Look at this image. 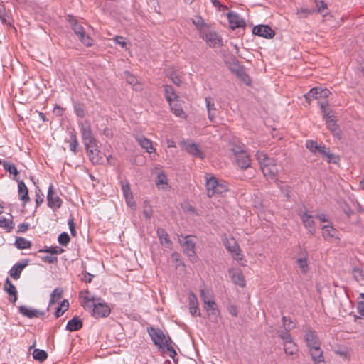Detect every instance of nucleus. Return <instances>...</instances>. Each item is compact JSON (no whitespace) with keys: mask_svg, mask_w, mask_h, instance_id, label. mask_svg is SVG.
Listing matches in <instances>:
<instances>
[{"mask_svg":"<svg viewBox=\"0 0 364 364\" xmlns=\"http://www.w3.org/2000/svg\"><path fill=\"white\" fill-rule=\"evenodd\" d=\"M80 132L85 148H89L90 145L97 143V140L93 136L90 126L89 124H82L80 127Z\"/></svg>","mask_w":364,"mask_h":364,"instance_id":"obj_8","label":"nucleus"},{"mask_svg":"<svg viewBox=\"0 0 364 364\" xmlns=\"http://www.w3.org/2000/svg\"><path fill=\"white\" fill-rule=\"evenodd\" d=\"M314 12V9H301L298 11L297 14L300 18H306L308 16L311 15Z\"/></svg>","mask_w":364,"mask_h":364,"instance_id":"obj_57","label":"nucleus"},{"mask_svg":"<svg viewBox=\"0 0 364 364\" xmlns=\"http://www.w3.org/2000/svg\"><path fill=\"white\" fill-rule=\"evenodd\" d=\"M256 159L260 165V168H262L264 166H269L274 165L275 161L274 159L270 158L263 151H257L255 154Z\"/></svg>","mask_w":364,"mask_h":364,"instance_id":"obj_17","label":"nucleus"},{"mask_svg":"<svg viewBox=\"0 0 364 364\" xmlns=\"http://www.w3.org/2000/svg\"><path fill=\"white\" fill-rule=\"evenodd\" d=\"M237 165L242 169H247L250 166V159L248 154L246 152L242 153L235 157Z\"/></svg>","mask_w":364,"mask_h":364,"instance_id":"obj_30","label":"nucleus"},{"mask_svg":"<svg viewBox=\"0 0 364 364\" xmlns=\"http://www.w3.org/2000/svg\"><path fill=\"white\" fill-rule=\"evenodd\" d=\"M333 352L336 354L343 358L344 360H349V355L348 354V350L346 347L343 348H339L338 349H334Z\"/></svg>","mask_w":364,"mask_h":364,"instance_id":"obj_54","label":"nucleus"},{"mask_svg":"<svg viewBox=\"0 0 364 364\" xmlns=\"http://www.w3.org/2000/svg\"><path fill=\"white\" fill-rule=\"evenodd\" d=\"M326 123L328 129L334 136H338L340 134V129L338 125L336 124V121L334 117L326 119Z\"/></svg>","mask_w":364,"mask_h":364,"instance_id":"obj_34","label":"nucleus"},{"mask_svg":"<svg viewBox=\"0 0 364 364\" xmlns=\"http://www.w3.org/2000/svg\"><path fill=\"white\" fill-rule=\"evenodd\" d=\"M320 95V87H313L311 88L308 93L304 95L306 101L310 103V102L314 100H319L321 99Z\"/></svg>","mask_w":364,"mask_h":364,"instance_id":"obj_39","label":"nucleus"},{"mask_svg":"<svg viewBox=\"0 0 364 364\" xmlns=\"http://www.w3.org/2000/svg\"><path fill=\"white\" fill-rule=\"evenodd\" d=\"M200 36L210 47L215 48L222 46V40L215 31H205L201 33Z\"/></svg>","mask_w":364,"mask_h":364,"instance_id":"obj_7","label":"nucleus"},{"mask_svg":"<svg viewBox=\"0 0 364 364\" xmlns=\"http://www.w3.org/2000/svg\"><path fill=\"white\" fill-rule=\"evenodd\" d=\"M100 299L85 297L84 308L92 311V316L96 318L107 317L110 314V308L104 302H97Z\"/></svg>","mask_w":364,"mask_h":364,"instance_id":"obj_1","label":"nucleus"},{"mask_svg":"<svg viewBox=\"0 0 364 364\" xmlns=\"http://www.w3.org/2000/svg\"><path fill=\"white\" fill-rule=\"evenodd\" d=\"M231 29L235 30L238 28H244L246 26L245 21L235 12L230 11L227 14Z\"/></svg>","mask_w":364,"mask_h":364,"instance_id":"obj_12","label":"nucleus"},{"mask_svg":"<svg viewBox=\"0 0 364 364\" xmlns=\"http://www.w3.org/2000/svg\"><path fill=\"white\" fill-rule=\"evenodd\" d=\"M193 23L198 28H200L204 26H207V23H205L204 20L201 16H196L193 19Z\"/></svg>","mask_w":364,"mask_h":364,"instance_id":"obj_59","label":"nucleus"},{"mask_svg":"<svg viewBox=\"0 0 364 364\" xmlns=\"http://www.w3.org/2000/svg\"><path fill=\"white\" fill-rule=\"evenodd\" d=\"M232 279L235 284H237L241 287H244L245 286V277L242 274L240 270L234 271L232 273Z\"/></svg>","mask_w":364,"mask_h":364,"instance_id":"obj_35","label":"nucleus"},{"mask_svg":"<svg viewBox=\"0 0 364 364\" xmlns=\"http://www.w3.org/2000/svg\"><path fill=\"white\" fill-rule=\"evenodd\" d=\"M18 189L19 199L23 200L25 203L28 202L30 200L28 196V191L23 181L18 180Z\"/></svg>","mask_w":364,"mask_h":364,"instance_id":"obj_27","label":"nucleus"},{"mask_svg":"<svg viewBox=\"0 0 364 364\" xmlns=\"http://www.w3.org/2000/svg\"><path fill=\"white\" fill-rule=\"evenodd\" d=\"M156 233L162 245H165L166 247H170L171 246L172 242L169 239L168 233L164 228H159L156 230Z\"/></svg>","mask_w":364,"mask_h":364,"instance_id":"obj_29","label":"nucleus"},{"mask_svg":"<svg viewBox=\"0 0 364 364\" xmlns=\"http://www.w3.org/2000/svg\"><path fill=\"white\" fill-rule=\"evenodd\" d=\"M19 313L25 317L29 318H38L45 315V311L36 310L26 306H21L18 307Z\"/></svg>","mask_w":364,"mask_h":364,"instance_id":"obj_15","label":"nucleus"},{"mask_svg":"<svg viewBox=\"0 0 364 364\" xmlns=\"http://www.w3.org/2000/svg\"><path fill=\"white\" fill-rule=\"evenodd\" d=\"M89 159L92 164H102V158L100 156V151L98 149L97 143L89 146V148H85Z\"/></svg>","mask_w":364,"mask_h":364,"instance_id":"obj_13","label":"nucleus"},{"mask_svg":"<svg viewBox=\"0 0 364 364\" xmlns=\"http://www.w3.org/2000/svg\"><path fill=\"white\" fill-rule=\"evenodd\" d=\"M321 229L323 237L326 240L334 238L337 235L338 231L331 224L323 225Z\"/></svg>","mask_w":364,"mask_h":364,"instance_id":"obj_24","label":"nucleus"},{"mask_svg":"<svg viewBox=\"0 0 364 364\" xmlns=\"http://www.w3.org/2000/svg\"><path fill=\"white\" fill-rule=\"evenodd\" d=\"M170 80L177 86H180L181 84V80L180 77L174 73H171L168 75Z\"/></svg>","mask_w":364,"mask_h":364,"instance_id":"obj_62","label":"nucleus"},{"mask_svg":"<svg viewBox=\"0 0 364 364\" xmlns=\"http://www.w3.org/2000/svg\"><path fill=\"white\" fill-rule=\"evenodd\" d=\"M69 148L70 150L74 154H76L78 149V141L77 139L76 134L73 132H70V139L68 140Z\"/></svg>","mask_w":364,"mask_h":364,"instance_id":"obj_37","label":"nucleus"},{"mask_svg":"<svg viewBox=\"0 0 364 364\" xmlns=\"http://www.w3.org/2000/svg\"><path fill=\"white\" fill-rule=\"evenodd\" d=\"M3 167L10 174H13L14 176V180H16V181H18V178H17V176L18 175L19 172L14 164H11L9 162L4 161L3 163Z\"/></svg>","mask_w":364,"mask_h":364,"instance_id":"obj_41","label":"nucleus"},{"mask_svg":"<svg viewBox=\"0 0 364 364\" xmlns=\"http://www.w3.org/2000/svg\"><path fill=\"white\" fill-rule=\"evenodd\" d=\"M32 355L33 359L39 362H43L48 358V353L45 350L38 348L34 349Z\"/></svg>","mask_w":364,"mask_h":364,"instance_id":"obj_44","label":"nucleus"},{"mask_svg":"<svg viewBox=\"0 0 364 364\" xmlns=\"http://www.w3.org/2000/svg\"><path fill=\"white\" fill-rule=\"evenodd\" d=\"M205 178L207 195L209 198L215 195H222L228 191V186L225 181L218 180L215 176H210V178L205 176Z\"/></svg>","mask_w":364,"mask_h":364,"instance_id":"obj_2","label":"nucleus"},{"mask_svg":"<svg viewBox=\"0 0 364 364\" xmlns=\"http://www.w3.org/2000/svg\"><path fill=\"white\" fill-rule=\"evenodd\" d=\"M320 145L315 141L307 140L306 142V147L312 153L318 152Z\"/></svg>","mask_w":364,"mask_h":364,"instance_id":"obj_51","label":"nucleus"},{"mask_svg":"<svg viewBox=\"0 0 364 364\" xmlns=\"http://www.w3.org/2000/svg\"><path fill=\"white\" fill-rule=\"evenodd\" d=\"M4 290L13 298L10 299L12 303H15L17 300V290L14 284L9 280V278L6 279L4 283Z\"/></svg>","mask_w":364,"mask_h":364,"instance_id":"obj_26","label":"nucleus"},{"mask_svg":"<svg viewBox=\"0 0 364 364\" xmlns=\"http://www.w3.org/2000/svg\"><path fill=\"white\" fill-rule=\"evenodd\" d=\"M183 147L185 150L191 156L203 159L205 157L204 154L200 149L198 145L193 142H184Z\"/></svg>","mask_w":364,"mask_h":364,"instance_id":"obj_16","label":"nucleus"},{"mask_svg":"<svg viewBox=\"0 0 364 364\" xmlns=\"http://www.w3.org/2000/svg\"><path fill=\"white\" fill-rule=\"evenodd\" d=\"M11 218V215H10V218L0 216V227L4 228L7 232H10L14 227Z\"/></svg>","mask_w":364,"mask_h":364,"instance_id":"obj_36","label":"nucleus"},{"mask_svg":"<svg viewBox=\"0 0 364 364\" xmlns=\"http://www.w3.org/2000/svg\"><path fill=\"white\" fill-rule=\"evenodd\" d=\"M205 309L208 311L210 318H217L220 311L216 303L213 300H210L205 304Z\"/></svg>","mask_w":364,"mask_h":364,"instance_id":"obj_25","label":"nucleus"},{"mask_svg":"<svg viewBox=\"0 0 364 364\" xmlns=\"http://www.w3.org/2000/svg\"><path fill=\"white\" fill-rule=\"evenodd\" d=\"M47 201L48 206L53 209L60 208L62 205L63 201L54 191L53 185H50L48 188Z\"/></svg>","mask_w":364,"mask_h":364,"instance_id":"obj_11","label":"nucleus"},{"mask_svg":"<svg viewBox=\"0 0 364 364\" xmlns=\"http://www.w3.org/2000/svg\"><path fill=\"white\" fill-rule=\"evenodd\" d=\"M245 144H233L231 147V151L235 154V157H237L238 155L242 154V153L246 152Z\"/></svg>","mask_w":364,"mask_h":364,"instance_id":"obj_50","label":"nucleus"},{"mask_svg":"<svg viewBox=\"0 0 364 364\" xmlns=\"http://www.w3.org/2000/svg\"><path fill=\"white\" fill-rule=\"evenodd\" d=\"M164 90L165 92L166 99L168 103L174 101V100H177L178 96L176 95L172 86L166 85L164 86Z\"/></svg>","mask_w":364,"mask_h":364,"instance_id":"obj_38","label":"nucleus"},{"mask_svg":"<svg viewBox=\"0 0 364 364\" xmlns=\"http://www.w3.org/2000/svg\"><path fill=\"white\" fill-rule=\"evenodd\" d=\"M316 6L318 8V11L319 13L324 12V10L327 9V5L324 1H323L321 0V1L316 0Z\"/></svg>","mask_w":364,"mask_h":364,"instance_id":"obj_64","label":"nucleus"},{"mask_svg":"<svg viewBox=\"0 0 364 364\" xmlns=\"http://www.w3.org/2000/svg\"><path fill=\"white\" fill-rule=\"evenodd\" d=\"M326 157L327 162L329 164H338L339 161V156L331 153V151H330Z\"/></svg>","mask_w":364,"mask_h":364,"instance_id":"obj_60","label":"nucleus"},{"mask_svg":"<svg viewBox=\"0 0 364 364\" xmlns=\"http://www.w3.org/2000/svg\"><path fill=\"white\" fill-rule=\"evenodd\" d=\"M41 259L44 262H47L48 264H55L58 262V258L54 256H49V255L41 256Z\"/></svg>","mask_w":364,"mask_h":364,"instance_id":"obj_61","label":"nucleus"},{"mask_svg":"<svg viewBox=\"0 0 364 364\" xmlns=\"http://www.w3.org/2000/svg\"><path fill=\"white\" fill-rule=\"evenodd\" d=\"M63 291L61 288H55L50 294L49 306L54 304L63 296Z\"/></svg>","mask_w":364,"mask_h":364,"instance_id":"obj_45","label":"nucleus"},{"mask_svg":"<svg viewBox=\"0 0 364 364\" xmlns=\"http://www.w3.org/2000/svg\"><path fill=\"white\" fill-rule=\"evenodd\" d=\"M318 105L321 109V112L323 114V117L324 119L331 117H335L334 116V112L328 109L327 106L328 105V103L327 101L325 102H318Z\"/></svg>","mask_w":364,"mask_h":364,"instance_id":"obj_33","label":"nucleus"},{"mask_svg":"<svg viewBox=\"0 0 364 364\" xmlns=\"http://www.w3.org/2000/svg\"><path fill=\"white\" fill-rule=\"evenodd\" d=\"M64 252V250L58 246H51L48 247L45 246L43 249H41L38 250V253L41 252H47L51 255H60Z\"/></svg>","mask_w":364,"mask_h":364,"instance_id":"obj_43","label":"nucleus"},{"mask_svg":"<svg viewBox=\"0 0 364 364\" xmlns=\"http://www.w3.org/2000/svg\"><path fill=\"white\" fill-rule=\"evenodd\" d=\"M291 328V327L288 326L285 328V331H277L278 336L284 341V343L293 341L291 336L288 332Z\"/></svg>","mask_w":364,"mask_h":364,"instance_id":"obj_48","label":"nucleus"},{"mask_svg":"<svg viewBox=\"0 0 364 364\" xmlns=\"http://www.w3.org/2000/svg\"><path fill=\"white\" fill-rule=\"evenodd\" d=\"M296 263L298 264L302 273L305 274L307 272L308 262H307V256H306V252H304V255L303 257H301V258H299L296 259Z\"/></svg>","mask_w":364,"mask_h":364,"instance_id":"obj_49","label":"nucleus"},{"mask_svg":"<svg viewBox=\"0 0 364 364\" xmlns=\"http://www.w3.org/2000/svg\"><path fill=\"white\" fill-rule=\"evenodd\" d=\"M283 345L284 351L287 355H294L298 351L297 346L293 341L283 343Z\"/></svg>","mask_w":364,"mask_h":364,"instance_id":"obj_46","label":"nucleus"},{"mask_svg":"<svg viewBox=\"0 0 364 364\" xmlns=\"http://www.w3.org/2000/svg\"><path fill=\"white\" fill-rule=\"evenodd\" d=\"M171 259L173 262L175 263L176 268H178L181 266L184 267V263L182 262L181 259V255L179 253L175 252L171 254Z\"/></svg>","mask_w":364,"mask_h":364,"instance_id":"obj_53","label":"nucleus"},{"mask_svg":"<svg viewBox=\"0 0 364 364\" xmlns=\"http://www.w3.org/2000/svg\"><path fill=\"white\" fill-rule=\"evenodd\" d=\"M122 191L127 202H129V197L132 198V193L130 189V185L127 180L121 181Z\"/></svg>","mask_w":364,"mask_h":364,"instance_id":"obj_42","label":"nucleus"},{"mask_svg":"<svg viewBox=\"0 0 364 364\" xmlns=\"http://www.w3.org/2000/svg\"><path fill=\"white\" fill-rule=\"evenodd\" d=\"M168 104L170 105L171 111L176 116L181 118L186 117V114L183 111L181 105L178 102V100L171 102Z\"/></svg>","mask_w":364,"mask_h":364,"instance_id":"obj_31","label":"nucleus"},{"mask_svg":"<svg viewBox=\"0 0 364 364\" xmlns=\"http://www.w3.org/2000/svg\"><path fill=\"white\" fill-rule=\"evenodd\" d=\"M299 216L301 219V221L304 225V227L307 229L308 232L311 235H314L316 232L315 221L314 220V217L312 215L309 214L307 212L304 211L299 213Z\"/></svg>","mask_w":364,"mask_h":364,"instance_id":"obj_10","label":"nucleus"},{"mask_svg":"<svg viewBox=\"0 0 364 364\" xmlns=\"http://www.w3.org/2000/svg\"><path fill=\"white\" fill-rule=\"evenodd\" d=\"M232 60L234 61V66L231 68V70L245 84L250 85L251 80L249 75L245 71L244 68L237 63L238 61L235 58H233Z\"/></svg>","mask_w":364,"mask_h":364,"instance_id":"obj_14","label":"nucleus"},{"mask_svg":"<svg viewBox=\"0 0 364 364\" xmlns=\"http://www.w3.org/2000/svg\"><path fill=\"white\" fill-rule=\"evenodd\" d=\"M147 332L154 344L162 350H164V346H167V343H172L171 338L166 336L163 331L160 328L150 326L147 328Z\"/></svg>","mask_w":364,"mask_h":364,"instance_id":"obj_4","label":"nucleus"},{"mask_svg":"<svg viewBox=\"0 0 364 364\" xmlns=\"http://www.w3.org/2000/svg\"><path fill=\"white\" fill-rule=\"evenodd\" d=\"M189 311L193 316H200L197 297L193 292L188 296Z\"/></svg>","mask_w":364,"mask_h":364,"instance_id":"obj_18","label":"nucleus"},{"mask_svg":"<svg viewBox=\"0 0 364 364\" xmlns=\"http://www.w3.org/2000/svg\"><path fill=\"white\" fill-rule=\"evenodd\" d=\"M205 101L208 110V119H210V122H213L216 112L215 103L210 97H205Z\"/></svg>","mask_w":364,"mask_h":364,"instance_id":"obj_32","label":"nucleus"},{"mask_svg":"<svg viewBox=\"0 0 364 364\" xmlns=\"http://www.w3.org/2000/svg\"><path fill=\"white\" fill-rule=\"evenodd\" d=\"M69 308V302L67 299H64L61 304L57 307L55 311V318H59Z\"/></svg>","mask_w":364,"mask_h":364,"instance_id":"obj_47","label":"nucleus"},{"mask_svg":"<svg viewBox=\"0 0 364 364\" xmlns=\"http://www.w3.org/2000/svg\"><path fill=\"white\" fill-rule=\"evenodd\" d=\"M179 242L190 261L191 262H196L198 257L195 251L196 242L192 239V236L186 235L182 240H179Z\"/></svg>","mask_w":364,"mask_h":364,"instance_id":"obj_5","label":"nucleus"},{"mask_svg":"<svg viewBox=\"0 0 364 364\" xmlns=\"http://www.w3.org/2000/svg\"><path fill=\"white\" fill-rule=\"evenodd\" d=\"M252 33L267 39H271L275 36L274 31L270 26L262 24L254 26Z\"/></svg>","mask_w":364,"mask_h":364,"instance_id":"obj_9","label":"nucleus"},{"mask_svg":"<svg viewBox=\"0 0 364 364\" xmlns=\"http://www.w3.org/2000/svg\"><path fill=\"white\" fill-rule=\"evenodd\" d=\"M67 21L81 43L87 47L92 46L93 40L88 35H86L82 23L71 15L68 16Z\"/></svg>","mask_w":364,"mask_h":364,"instance_id":"obj_3","label":"nucleus"},{"mask_svg":"<svg viewBox=\"0 0 364 364\" xmlns=\"http://www.w3.org/2000/svg\"><path fill=\"white\" fill-rule=\"evenodd\" d=\"M82 321L77 316L69 320L66 325V330L69 331H77L82 328Z\"/></svg>","mask_w":364,"mask_h":364,"instance_id":"obj_23","label":"nucleus"},{"mask_svg":"<svg viewBox=\"0 0 364 364\" xmlns=\"http://www.w3.org/2000/svg\"><path fill=\"white\" fill-rule=\"evenodd\" d=\"M352 274L357 282H360L363 279V274L362 270L358 267H354L352 270Z\"/></svg>","mask_w":364,"mask_h":364,"instance_id":"obj_56","label":"nucleus"},{"mask_svg":"<svg viewBox=\"0 0 364 364\" xmlns=\"http://www.w3.org/2000/svg\"><path fill=\"white\" fill-rule=\"evenodd\" d=\"M261 170L264 176L266 177L268 180H277V175L278 173V168L276 164L264 166L261 168Z\"/></svg>","mask_w":364,"mask_h":364,"instance_id":"obj_22","label":"nucleus"},{"mask_svg":"<svg viewBox=\"0 0 364 364\" xmlns=\"http://www.w3.org/2000/svg\"><path fill=\"white\" fill-rule=\"evenodd\" d=\"M304 339L309 348L312 347L318 346L320 345L318 336L315 331L312 330H308L305 335Z\"/></svg>","mask_w":364,"mask_h":364,"instance_id":"obj_21","label":"nucleus"},{"mask_svg":"<svg viewBox=\"0 0 364 364\" xmlns=\"http://www.w3.org/2000/svg\"><path fill=\"white\" fill-rule=\"evenodd\" d=\"M223 242L226 250L232 254L235 259L237 261L242 259V251L237 241L233 237L230 239L225 237L223 239Z\"/></svg>","mask_w":364,"mask_h":364,"instance_id":"obj_6","label":"nucleus"},{"mask_svg":"<svg viewBox=\"0 0 364 364\" xmlns=\"http://www.w3.org/2000/svg\"><path fill=\"white\" fill-rule=\"evenodd\" d=\"M168 353V355L174 359L175 356L177 355L176 351L173 348V347L171 346V343H167V346H164V350Z\"/></svg>","mask_w":364,"mask_h":364,"instance_id":"obj_58","label":"nucleus"},{"mask_svg":"<svg viewBox=\"0 0 364 364\" xmlns=\"http://www.w3.org/2000/svg\"><path fill=\"white\" fill-rule=\"evenodd\" d=\"M200 293L201 299H202L203 302L204 303V304H206L207 302H208L209 301L213 300L212 299L213 296L208 291H206L205 289H200Z\"/></svg>","mask_w":364,"mask_h":364,"instance_id":"obj_55","label":"nucleus"},{"mask_svg":"<svg viewBox=\"0 0 364 364\" xmlns=\"http://www.w3.org/2000/svg\"><path fill=\"white\" fill-rule=\"evenodd\" d=\"M14 245L19 250H24L31 247V242L24 237H17Z\"/></svg>","mask_w":364,"mask_h":364,"instance_id":"obj_40","label":"nucleus"},{"mask_svg":"<svg viewBox=\"0 0 364 364\" xmlns=\"http://www.w3.org/2000/svg\"><path fill=\"white\" fill-rule=\"evenodd\" d=\"M309 351L314 364H324V357L320 345L309 348Z\"/></svg>","mask_w":364,"mask_h":364,"instance_id":"obj_20","label":"nucleus"},{"mask_svg":"<svg viewBox=\"0 0 364 364\" xmlns=\"http://www.w3.org/2000/svg\"><path fill=\"white\" fill-rule=\"evenodd\" d=\"M70 240V236L67 232H62L58 237V241L60 245L63 246H67Z\"/></svg>","mask_w":364,"mask_h":364,"instance_id":"obj_52","label":"nucleus"},{"mask_svg":"<svg viewBox=\"0 0 364 364\" xmlns=\"http://www.w3.org/2000/svg\"><path fill=\"white\" fill-rule=\"evenodd\" d=\"M28 264V261L25 259L15 264L10 269L9 274L14 279H18L21 277V272Z\"/></svg>","mask_w":364,"mask_h":364,"instance_id":"obj_19","label":"nucleus"},{"mask_svg":"<svg viewBox=\"0 0 364 364\" xmlns=\"http://www.w3.org/2000/svg\"><path fill=\"white\" fill-rule=\"evenodd\" d=\"M68 225L70 230V233L73 236L76 235L75 224L74 223V218L71 216L68 220Z\"/></svg>","mask_w":364,"mask_h":364,"instance_id":"obj_63","label":"nucleus"},{"mask_svg":"<svg viewBox=\"0 0 364 364\" xmlns=\"http://www.w3.org/2000/svg\"><path fill=\"white\" fill-rule=\"evenodd\" d=\"M136 140L141 148L144 149L148 153H152L155 151V149L153 147L152 141L148 138L143 136H137Z\"/></svg>","mask_w":364,"mask_h":364,"instance_id":"obj_28","label":"nucleus"}]
</instances>
